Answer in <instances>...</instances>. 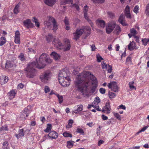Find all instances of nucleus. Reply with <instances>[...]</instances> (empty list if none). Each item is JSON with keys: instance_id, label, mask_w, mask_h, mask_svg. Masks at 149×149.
I'll return each mask as SVG.
<instances>
[{"instance_id": "1", "label": "nucleus", "mask_w": 149, "mask_h": 149, "mask_svg": "<svg viewBox=\"0 0 149 149\" xmlns=\"http://www.w3.org/2000/svg\"><path fill=\"white\" fill-rule=\"evenodd\" d=\"M75 86L77 90L84 95L88 93L90 89L94 93L98 86V82L93 74L87 71L77 76Z\"/></svg>"}, {"instance_id": "17", "label": "nucleus", "mask_w": 149, "mask_h": 149, "mask_svg": "<svg viewBox=\"0 0 149 149\" xmlns=\"http://www.w3.org/2000/svg\"><path fill=\"white\" fill-rule=\"evenodd\" d=\"M87 7V6H84V17L85 19H86L89 22V24H90L91 27H93V24L88 18V17L87 16V9H86V8Z\"/></svg>"}, {"instance_id": "3", "label": "nucleus", "mask_w": 149, "mask_h": 149, "mask_svg": "<svg viewBox=\"0 0 149 149\" xmlns=\"http://www.w3.org/2000/svg\"><path fill=\"white\" fill-rule=\"evenodd\" d=\"M91 29L90 26H84L81 28H78L75 31V32L73 33L74 37V39L77 41L80 37L84 33L87 31L86 37H87L91 33Z\"/></svg>"}, {"instance_id": "13", "label": "nucleus", "mask_w": 149, "mask_h": 149, "mask_svg": "<svg viewBox=\"0 0 149 149\" xmlns=\"http://www.w3.org/2000/svg\"><path fill=\"white\" fill-rule=\"evenodd\" d=\"M23 24L24 26L28 29L33 26V24L31 23V20L29 19L24 20L23 22Z\"/></svg>"}, {"instance_id": "11", "label": "nucleus", "mask_w": 149, "mask_h": 149, "mask_svg": "<svg viewBox=\"0 0 149 149\" xmlns=\"http://www.w3.org/2000/svg\"><path fill=\"white\" fill-rule=\"evenodd\" d=\"M102 68L104 69H106L109 73L111 72L112 70V66L109 65V64L107 65L105 62L103 61L101 63Z\"/></svg>"}, {"instance_id": "57", "label": "nucleus", "mask_w": 149, "mask_h": 149, "mask_svg": "<svg viewBox=\"0 0 149 149\" xmlns=\"http://www.w3.org/2000/svg\"><path fill=\"white\" fill-rule=\"evenodd\" d=\"M50 91V89L49 87L47 86H45V92L47 93Z\"/></svg>"}, {"instance_id": "21", "label": "nucleus", "mask_w": 149, "mask_h": 149, "mask_svg": "<svg viewBox=\"0 0 149 149\" xmlns=\"http://www.w3.org/2000/svg\"><path fill=\"white\" fill-rule=\"evenodd\" d=\"M125 14L126 17L128 18H131L130 13V8L128 6H126L125 10Z\"/></svg>"}, {"instance_id": "30", "label": "nucleus", "mask_w": 149, "mask_h": 149, "mask_svg": "<svg viewBox=\"0 0 149 149\" xmlns=\"http://www.w3.org/2000/svg\"><path fill=\"white\" fill-rule=\"evenodd\" d=\"M141 41L143 45L145 46H146L149 43V38L148 39L146 38H142L141 39Z\"/></svg>"}, {"instance_id": "52", "label": "nucleus", "mask_w": 149, "mask_h": 149, "mask_svg": "<svg viewBox=\"0 0 149 149\" xmlns=\"http://www.w3.org/2000/svg\"><path fill=\"white\" fill-rule=\"evenodd\" d=\"M20 33L19 31L17 30L16 31L15 33V36L14 38H20Z\"/></svg>"}, {"instance_id": "16", "label": "nucleus", "mask_w": 149, "mask_h": 149, "mask_svg": "<svg viewBox=\"0 0 149 149\" xmlns=\"http://www.w3.org/2000/svg\"><path fill=\"white\" fill-rule=\"evenodd\" d=\"M118 21L119 23L123 26L128 25L125 22L124 15L122 14H121L120 16Z\"/></svg>"}, {"instance_id": "25", "label": "nucleus", "mask_w": 149, "mask_h": 149, "mask_svg": "<svg viewBox=\"0 0 149 149\" xmlns=\"http://www.w3.org/2000/svg\"><path fill=\"white\" fill-rule=\"evenodd\" d=\"M45 3L47 5L52 6L54 4L56 0H44Z\"/></svg>"}, {"instance_id": "12", "label": "nucleus", "mask_w": 149, "mask_h": 149, "mask_svg": "<svg viewBox=\"0 0 149 149\" xmlns=\"http://www.w3.org/2000/svg\"><path fill=\"white\" fill-rule=\"evenodd\" d=\"M58 134L55 131H51L47 135H45V137L48 136L51 139H56L58 137Z\"/></svg>"}, {"instance_id": "39", "label": "nucleus", "mask_w": 149, "mask_h": 149, "mask_svg": "<svg viewBox=\"0 0 149 149\" xmlns=\"http://www.w3.org/2000/svg\"><path fill=\"white\" fill-rule=\"evenodd\" d=\"M100 102V100L98 97H96L95 99L93 102L94 105H98V104Z\"/></svg>"}, {"instance_id": "41", "label": "nucleus", "mask_w": 149, "mask_h": 149, "mask_svg": "<svg viewBox=\"0 0 149 149\" xmlns=\"http://www.w3.org/2000/svg\"><path fill=\"white\" fill-rule=\"evenodd\" d=\"M108 94L109 96L110 99H112L115 98L116 95L115 93L110 92H109Z\"/></svg>"}, {"instance_id": "53", "label": "nucleus", "mask_w": 149, "mask_h": 149, "mask_svg": "<svg viewBox=\"0 0 149 149\" xmlns=\"http://www.w3.org/2000/svg\"><path fill=\"white\" fill-rule=\"evenodd\" d=\"M64 22L65 25H68L69 24V19L67 17H65L64 20Z\"/></svg>"}, {"instance_id": "4", "label": "nucleus", "mask_w": 149, "mask_h": 149, "mask_svg": "<svg viewBox=\"0 0 149 149\" xmlns=\"http://www.w3.org/2000/svg\"><path fill=\"white\" fill-rule=\"evenodd\" d=\"M53 43L55 47L59 49H63L64 51L69 50L71 47L70 43L68 39L65 40L63 45L58 38H55L54 40Z\"/></svg>"}, {"instance_id": "46", "label": "nucleus", "mask_w": 149, "mask_h": 149, "mask_svg": "<svg viewBox=\"0 0 149 149\" xmlns=\"http://www.w3.org/2000/svg\"><path fill=\"white\" fill-rule=\"evenodd\" d=\"M96 58H97V61L98 62H100L102 60H103V58L99 54H97Z\"/></svg>"}, {"instance_id": "51", "label": "nucleus", "mask_w": 149, "mask_h": 149, "mask_svg": "<svg viewBox=\"0 0 149 149\" xmlns=\"http://www.w3.org/2000/svg\"><path fill=\"white\" fill-rule=\"evenodd\" d=\"M139 9V6L137 5L133 9L134 12L136 14L138 13V10Z\"/></svg>"}, {"instance_id": "8", "label": "nucleus", "mask_w": 149, "mask_h": 149, "mask_svg": "<svg viewBox=\"0 0 149 149\" xmlns=\"http://www.w3.org/2000/svg\"><path fill=\"white\" fill-rule=\"evenodd\" d=\"M108 87L111 89V90L116 92L118 90V87L117 85V83L115 81L111 82L108 85Z\"/></svg>"}, {"instance_id": "61", "label": "nucleus", "mask_w": 149, "mask_h": 149, "mask_svg": "<svg viewBox=\"0 0 149 149\" xmlns=\"http://www.w3.org/2000/svg\"><path fill=\"white\" fill-rule=\"evenodd\" d=\"M135 39H136L135 41L137 43H139V37L138 36H133Z\"/></svg>"}, {"instance_id": "34", "label": "nucleus", "mask_w": 149, "mask_h": 149, "mask_svg": "<svg viewBox=\"0 0 149 149\" xmlns=\"http://www.w3.org/2000/svg\"><path fill=\"white\" fill-rule=\"evenodd\" d=\"M19 7L20 4L19 3L15 6L13 10L14 13L15 14H17L19 13Z\"/></svg>"}, {"instance_id": "50", "label": "nucleus", "mask_w": 149, "mask_h": 149, "mask_svg": "<svg viewBox=\"0 0 149 149\" xmlns=\"http://www.w3.org/2000/svg\"><path fill=\"white\" fill-rule=\"evenodd\" d=\"M14 42L15 44H19L20 43V38H15Z\"/></svg>"}, {"instance_id": "45", "label": "nucleus", "mask_w": 149, "mask_h": 149, "mask_svg": "<svg viewBox=\"0 0 149 149\" xmlns=\"http://www.w3.org/2000/svg\"><path fill=\"white\" fill-rule=\"evenodd\" d=\"M58 99L59 102V103L61 104L62 103L63 101V97L62 95H60L59 94L57 95Z\"/></svg>"}, {"instance_id": "31", "label": "nucleus", "mask_w": 149, "mask_h": 149, "mask_svg": "<svg viewBox=\"0 0 149 149\" xmlns=\"http://www.w3.org/2000/svg\"><path fill=\"white\" fill-rule=\"evenodd\" d=\"M75 142L72 141H70L67 142V147L69 148H70L72 147L73 144Z\"/></svg>"}, {"instance_id": "20", "label": "nucleus", "mask_w": 149, "mask_h": 149, "mask_svg": "<svg viewBox=\"0 0 149 149\" xmlns=\"http://www.w3.org/2000/svg\"><path fill=\"white\" fill-rule=\"evenodd\" d=\"M8 77L6 76H2L0 77V83L1 85L6 84L8 81Z\"/></svg>"}, {"instance_id": "5", "label": "nucleus", "mask_w": 149, "mask_h": 149, "mask_svg": "<svg viewBox=\"0 0 149 149\" xmlns=\"http://www.w3.org/2000/svg\"><path fill=\"white\" fill-rule=\"evenodd\" d=\"M58 79L60 84L63 87H67L70 84V80L69 77L67 76L66 73L64 71L60 72Z\"/></svg>"}, {"instance_id": "55", "label": "nucleus", "mask_w": 149, "mask_h": 149, "mask_svg": "<svg viewBox=\"0 0 149 149\" xmlns=\"http://www.w3.org/2000/svg\"><path fill=\"white\" fill-rule=\"evenodd\" d=\"M93 2L97 3H103L104 2L105 0H91Z\"/></svg>"}, {"instance_id": "29", "label": "nucleus", "mask_w": 149, "mask_h": 149, "mask_svg": "<svg viewBox=\"0 0 149 149\" xmlns=\"http://www.w3.org/2000/svg\"><path fill=\"white\" fill-rule=\"evenodd\" d=\"M13 66V64L12 61H7L5 64V68L8 69L11 67Z\"/></svg>"}, {"instance_id": "18", "label": "nucleus", "mask_w": 149, "mask_h": 149, "mask_svg": "<svg viewBox=\"0 0 149 149\" xmlns=\"http://www.w3.org/2000/svg\"><path fill=\"white\" fill-rule=\"evenodd\" d=\"M83 106L82 104H80L75 107V109L73 111V113L77 114L83 110Z\"/></svg>"}, {"instance_id": "60", "label": "nucleus", "mask_w": 149, "mask_h": 149, "mask_svg": "<svg viewBox=\"0 0 149 149\" xmlns=\"http://www.w3.org/2000/svg\"><path fill=\"white\" fill-rule=\"evenodd\" d=\"M24 86V85L22 83H20L18 84V88L19 89H22Z\"/></svg>"}, {"instance_id": "7", "label": "nucleus", "mask_w": 149, "mask_h": 149, "mask_svg": "<svg viewBox=\"0 0 149 149\" xmlns=\"http://www.w3.org/2000/svg\"><path fill=\"white\" fill-rule=\"evenodd\" d=\"M116 24V22L114 21L109 22L106 28V33L108 34L111 33L115 27Z\"/></svg>"}, {"instance_id": "42", "label": "nucleus", "mask_w": 149, "mask_h": 149, "mask_svg": "<svg viewBox=\"0 0 149 149\" xmlns=\"http://www.w3.org/2000/svg\"><path fill=\"white\" fill-rule=\"evenodd\" d=\"M63 135L64 137H71L72 136V135L71 134L68 133L67 132H64Z\"/></svg>"}, {"instance_id": "9", "label": "nucleus", "mask_w": 149, "mask_h": 149, "mask_svg": "<svg viewBox=\"0 0 149 149\" xmlns=\"http://www.w3.org/2000/svg\"><path fill=\"white\" fill-rule=\"evenodd\" d=\"M110 103L109 100L106 102L105 105L102 108V111L103 113L109 114L111 112Z\"/></svg>"}, {"instance_id": "44", "label": "nucleus", "mask_w": 149, "mask_h": 149, "mask_svg": "<svg viewBox=\"0 0 149 149\" xmlns=\"http://www.w3.org/2000/svg\"><path fill=\"white\" fill-rule=\"evenodd\" d=\"M145 13L146 15L147 16L149 17V3L146 5Z\"/></svg>"}, {"instance_id": "37", "label": "nucleus", "mask_w": 149, "mask_h": 149, "mask_svg": "<svg viewBox=\"0 0 149 149\" xmlns=\"http://www.w3.org/2000/svg\"><path fill=\"white\" fill-rule=\"evenodd\" d=\"M73 2V0H62V4L64 5L67 4H72Z\"/></svg>"}, {"instance_id": "28", "label": "nucleus", "mask_w": 149, "mask_h": 149, "mask_svg": "<svg viewBox=\"0 0 149 149\" xmlns=\"http://www.w3.org/2000/svg\"><path fill=\"white\" fill-rule=\"evenodd\" d=\"M135 83L134 81H132L130 82L129 83L128 85L130 90H136V87L134 86Z\"/></svg>"}, {"instance_id": "23", "label": "nucleus", "mask_w": 149, "mask_h": 149, "mask_svg": "<svg viewBox=\"0 0 149 149\" xmlns=\"http://www.w3.org/2000/svg\"><path fill=\"white\" fill-rule=\"evenodd\" d=\"M16 93L14 90L10 91L8 93L9 98L10 100L13 99L15 97Z\"/></svg>"}, {"instance_id": "15", "label": "nucleus", "mask_w": 149, "mask_h": 149, "mask_svg": "<svg viewBox=\"0 0 149 149\" xmlns=\"http://www.w3.org/2000/svg\"><path fill=\"white\" fill-rule=\"evenodd\" d=\"M138 48L136 47V43L133 41L130 42L128 46V49L130 51L136 49Z\"/></svg>"}, {"instance_id": "62", "label": "nucleus", "mask_w": 149, "mask_h": 149, "mask_svg": "<svg viewBox=\"0 0 149 149\" xmlns=\"http://www.w3.org/2000/svg\"><path fill=\"white\" fill-rule=\"evenodd\" d=\"M148 127V126H147L143 127L141 129V130L139 131V132H144L147 129Z\"/></svg>"}, {"instance_id": "40", "label": "nucleus", "mask_w": 149, "mask_h": 149, "mask_svg": "<svg viewBox=\"0 0 149 149\" xmlns=\"http://www.w3.org/2000/svg\"><path fill=\"white\" fill-rule=\"evenodd\" d=\"M19 59L21 61H24L25 60V58L23 53H21L18 56Z\"/></svg>"}, {"instance_id": "36", "label": "nucleus", "mask_w": 149, "mask_h": 149, "mask_svg": "<svg viewBox=\"0 0 149 149\" xmlns=\"http://www.w3.org/2000/svg\"><path fill=\"white\" fill-rule=\"evenodd\" d=\"M76 132L77 133H79L80 134L84 135H85V133L84 130L80 128H77L76 129Z\"/></svg>"}, {"instance_id": "27", "label": "nucleus", "mask_w": 149, "mask_h": 149, "mask_svg": "<svg viewBox=\"0 0 149 149\" xmlns=\"http://www.w3.org/2000/svg\"><path fill=\"white\" fill-rule=\"evenodd\" d=\"M30 111L28 109V107H25L22 111V113L23 115L25 114L26 117H27L30 113Z\"/></svg>"}, {"instance_id": "24", "label": "nucleus", "mask_w": 149, "mask_h": 149, "mask_svg": "<svg viewBox=\"0 0 149 149\" xmlns=\"http://www.w3.org/2000/svg\"><path fill=\"white\" fill-rule=\"evenodd\" d=\"M50 55L52 56V57L55 60H57L59 59L60 56L58 54H57L55 52H52L51 54Z\"/></svg>"}, {"instance_id": "58", "label": "nucleus", "mask_w": 149, "mask_h": 149, "mask_svg": "<svg viewBox=\"0 0 149 149\" xmlns=\"http://www.w3.org/2000/svg\"><path fill=\"white\" fill-rule=\"evenodd\" d=\"M120 108L124 110H125L126 109V107L123 104H121L117 108L118 110H119Z\"/></svg>"}, {"instance_id": "26", "label": "nucleus", "mask_w": 149, "mask_h": 149, "mask_svg": "<svg viewBox=\"0 0 149 149\" xmlns=\"http://www.w3.org/2000/svg\"><path fill=\"white\" fill-rule=\"evenodd\" d=\"M114 33L117 35H118L121 32V29L120 26L116 24Z\"/></svg>"}, {"instance_id": "14", "label": "nucleus", "mask_w": 149, "mask_h": 149, "mask_svg": "<svg viewBox=\"0 0 149 149\" xmlns=\"http://www.w3.org/2000/svg\"><path fill=\"white\" fill-rule=\"evenodd\" d=\"M23 129H19L17 133L15 134V136L17 139L23 137L25 134V132Z\"/></svg>"}, {"instance_id": "2", "label": "nucleus", "mask_w": 149, "mask_h": 149, "mask_svg": "<svg viewBox=\"0 0 149 149\" xmlns=\"http://www.w3.org/2000/svg\"><path fill=\"white\" fill-rule=\"evenodd\" d=\"M47 57V54L43 53L40 57L39 62L36 60V62L33 61L29 63L25 68L26 71V77L29 78H33L37 74V70L35 68L39 69L43 68L45 66V60Z\"/></svg>"}, {"instance_id": "43", "label": "nucleus", "mask_w": 149, "mask_h": 149, "mask_svg": "<svg viewBox=\"0 0 149 149\" xmlns=\"http://www.w3.org/2000/svg\"><path fill=\"white\" fill-rule=\"evenodd\" d=\"M8 143L7 141L4 142L3 143V149H9L8 147Z\"/></svg>"}, {"instance_id": "49", "label": "nucleus", "mask_w": 149, "mask_h": 149, "mask_svg": "<svg viewBox=\"0 0 149 149\" xmlns=\"http://www.w3.org/2000/svg\"><path fill=\"white\" fill-rule=\"evenodd\" d=\"M27 50L29 54L35 53H36V50L33 49L32 48H28Z\"/></svg>"}, {"instance_id": "54", "label": "nucleus", "mask_w": 149, "mask_h": 149, "mask_svg": "<svg viewBox=\"0 0 149 149\" xmlns=\"http://www.w3.org/2000/svg\"><path fill=\"white\" fill-rule=\"evenodd\" d=\"M99 91L101 94H104L105 93L106 90L105 88H102L100 89Z\"/></svg>"}, {"instance_id": "38", "label": "nucleus", "mask_w": 149, "mask_h": 149, "mask_svg": "<svg viewBox=\"0 0 149 149\" xmlns=\"http://www.w3.org/2000/svg\"><path fill=\"white\" fill-rule=\"evenodd\" d=\"M53 39V37L51 34H49L46 36V39L48 42H51Z\"/></svg>"}, {"instance_id": "56", "label": "nucleus", "mask_w": 149, "mask_h": 149, "mask_svg": "<svg viewBox=\"0 0 149 149\" xmlns=\"http://www.w3.org/2000/svg\"><path fill=\"white\" fill-rule=\"evenodd\" d=\"M52 22L50 21H49V17H48V20L46 21L45 23V24L48 27L51 24V23Z\"/></svg>"}, {"instance_id": "33", "label": "nucleus", "mask_w": 149, "mask_h": 149, "mask_svg": "<svg viewBox=\"0 0 149 149\" xmlns=\"http://www.w3.org/2000/svg\"><path fill=\"white\" fill-rule=\"evenodd\" d=\"M33 22L35 23L36 26L38 27H39L40 24L38 22V19L35 17H33L32 19Z\"/></svg>"}, {"instance_id": "10", "label": "nucleus", "mask_w": 149, "mask_h": 149, "mask_svg": "<svg viewBox=\"0 0 149 149\" xmlns=\"http://www.w3.org/2000/svg\"><path fill=\"white\" fill-rule=\"evenodd\" d=\"M49 21H50L52 24L53 29L54 31L55 32L58 29L57 23L55 19L52 16L49 17Z\"/></svg>"}, {"instance_id": "59", "label": "nucleus", "mask_w": 149, "mask_h": 149, "mask_svg": "<svg viewBox=\"0 0 149 149\" xmlns=\"http://www.w3.org/2000/svg\"><path fill=\"white\" fill-rule=\"evenodd\" d=\"M46 61L47 63H50L52 61V60L49 57H47L46 58H45V62Z\"/></svg>"}, {"instance_id": "48", "label": "nucleus", "mask_w": 149, "mask_h": 149, "mask_svg": "<svg viewBox=\"0 0 149 149\" xmlns=\"http://www.w3.org/2000/svg\"><path fill=\"white\" fill-rule=\"evenodd\" d=\"M8 126L6 125H5L2 126L0 128V131H2L3 130L8 131Z\"/></svg>"}, {"instance_id": "22", "label": "nucleus", "mask_w": 149, "mask_h": 149, "mask_svg": "<svg viewBox=\"0 0 149 149\" xmlns=\"http://www.w3.org/2000/svg\"><path fill=\"white\" fill-rule=\"evenodd\" d=\"M97 24L99 28H103L105 25V23L103 20H97Z\"/></svg>"}, {"instance_id": "47", "label": "nucleus", "mask_w": 149, "mask_h": 149, "mask_svg": "<svg viewBox=\"0 0 149 149\" xmlns=\"http://www.w3.org/2000/svg\"><path fill=\"white\" fill-rule=\"evenodd\" d=\"M113 115L114 116L118 119V120H121V117L120 115L117 113L114 112L113 113Z\"/></svg>"}, {"instance_id": "6", "label": "nucleus", "mask_w": 149, "mask_h": 149, "mask_svg": "<svg viewBox=\"0 0 149 149\" xmlns=\"http://www.w3.org/2000/svg\"><path fill=\"white\" fill-rule=\"evenodd\" d=\"M51 73L48 71L45 72L40 76V79L43 83H47L51 79Z\"/></svg>"}, {"instance_id": "64", "label": "nucleus", "mask_w": 149, "mask_h": 149, "mask_svg": "<svg viewBox=\"0 0 149 149\" xmlns=\"http://www.w3.org/2000/svg\"><path fill=\"white\" fill-rule=\"evenodd\" d=\"M102 119L104 120H106L108 119L107 117L103 114L102 115Z\"/></svg>"}, {"instance_id": "35", "label": "nucleus", "mask_w": 149, "mask_h": 149, "mask_svg": "<svg viewBox=\"0 0 149 149\" xmlns=\"http://www.w3.org/2000/svg\"><path fill=\"white\" fill-rule=\"evenodd\" d=\"M52 128V125L51 124H48L46 128L44 130V131L46 132H49L51 131Z\"/></svg>"}, {"instance_id": "19", "label": "nucleus", "mask_w": 149, "mask_h": 149, "mask_svg": "<svg viewBox=\"0 0 149 149\" xmlns=\"http://www.w3.org/2000/svg\"><path fill=\"white\" fill-rule=\"evenodd\" d=\"M130 33L128 34V35L130 38H131L132 37L135 36L138 33L137 31L134 28L130 29Z\"/></svg>"}, {"instance_id": "63", "label": "nucleus", "mask_w": 149, "mask_h": 149, "mask_svg": "<svg viewBox=\"0 0 149 149\" xmlns=\"http://www.w3.org/2000/svg\"><path fill=\"white\" fill-rule=\"evenodd\" d=\"M93 107L97 111H101V109H100L99 108V106H96L95 105H94V106Z\"/></svg>"}, {"instance_id": "32", "label": "nucleus", "mask_w": 149, "mask_h": 149, "mask_svg": "<svg viewBox=\"0 0 149 149\" xmlns=\"http://www.w3.org/2000/svg\"><path fill=\"white\" fill-rule=\"evenodd\" d=\"M6 38L2 36L0 38V46H1L4 45L6 42Z\"/></svg>"}]
</instances>
